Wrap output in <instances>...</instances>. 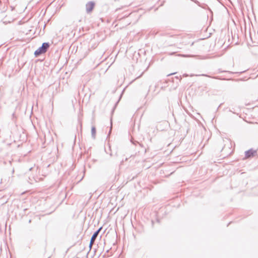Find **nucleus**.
Wrapping results in <instances>:
<instances>
[{
  "mask_svg": "<svg viewBox=\"0 0 258 258\" xmlns=\"http://www.w3.org/2000/svg\"><path fill=\"white\" fill-rule=\"evenodd\" d=\"M257 153L256 150H254L252 149H250L245 152V158H250L254 157Z\"/></svg>",
  "mask_w": 258,
  "mask_h": 258,
  "instance_id": "obj_3",
  "label": "nucleus"
},
{
  "mask_svg": "<svg viewBox=\"0 0 258 258\" xmlns=\"http://www.w3.org/2000/svg\"><path fill=\"white\" fill-rule=\"evenodd\" d=\"M32 168H30L29 170H32Z\"/></svg>",
  "mask_w": 258,
  "mask_h": 258,
  "instance_id": "obj_10",
  "label": "nucleus"
},
{
  "mask_svg": "<svg viewBox=\"0 0 258 258\" xmlns=\"http://www.w3.org/2000/svg\"><path fill=\"white\" fill-rule=\"evenodd\" d=\"M111 129H112V123H111V127H110V129L109 132V134H110L111 131Z\"/></svg>",
  "mask_w": 258,
  "mask_h": 258,
  "instance_id": "obj_7",
  "label": "nucleus"
},
{
  "mask_svg": "<svg viewBox=\"0 0 258 258\" xmlns=\"http://www.w3.org/2000/svg\"><path fill=\"white\" fill-rule=\"evenodd\" d=\"M196 3L198 4L200 6L199 2H196Z\"/></svg>",
  "mask_w": 258,
  "mask_h": 258,
  "instance_id": "obj_9",
  "label": "nucleus"
},
{
  "mask_svg": "<svg viewBox=\"0 0 258 258\" xmlns=\"http://www.w3.org/2000/svg\"><path fill=\"white\" fill-rule=\"evenodd\" d=\"M183 76H184V77H187V76H188V75H187V74H184V75H183Z\"/></svg>",
  "mask_w": 258,
  "mask_h": 258,
  "instance_id": "obj_8",
  "label": "nucleus"
},
{
  "mask_svg": "<svg viewBox=\"0 0 258 258\" xmlns=\"http://www.w3.org/2000/svg\"><path fill=\"white\" fill-rule=\"evenodd\" d=\"M94 6H95V3L94 2H93L92 1H90V2H88L86 4V12L87 13H91L92 11V10H93L94 8Z\"/></svg>",
  "mask_w": 258,
  "mask_h": 258,
  "instance_id": "obj_4",
  "label": "nucleus"
},
{
  "mask_svg": "<svg viewBox=\"0 0 258 258\" xmlns=\"http://www.w3.org/2000/svg\"><path fill=\"white\" fill-rule=\"evenodd\" d=\"M91 134L93 138L95 139L96 135V128L94 126H92L91 128Z\"/></svg>",
  "mask_w": 258,
  "mask_h": 258,
  "instance_id": "obj_5",
  "label": "nucleus"
},
{
  "mask_svg": "<svg viewBox=\"0 0 258 258\" xmlns=\"http://www.w3.org/2000/svg\"><path fill=\"white\" fill-rule=\"evenodd\" d=\"M49 47V44L48 42H44L41 47H39L34 52L36 56H39L40 54L44 53L46 52Z\"/></svg>",
  "mask_w": 258,
  "mask_h": 258,
  "instance_id": "obj_1",
  "label": "nucleus"
},
{
  "mask_svg": "<svg viewBox=\"0 0 258 258\" xmlns=\"http://www.w3.org/2000/svg\"><path fill=\"white\" fill-rule=\"evenodd\" d=\"M48 258H49V257H48Z\"/></svg>",
  "mask_w": 258,
  "mask_h": 258,
  "instance_id": "obj_11",
  "label": "nucleus"
},
{
  "mask_svg": "<svg viewBox=\"0 0 258 258\" xmlns=\"http://www.w3.org/2000/svg\"><path fill=\"white\" fill-rule=\"evenodd\" d=\"M101 228H102L101 227L99 228L96 231H95L94 233V234L92 236L91 240H90V244H89V247H90V249H91L92 245H93V243H94L97 237L98 236L100 230L101 229Z\"/></svg>",
  "mask_w": 258,
  "mask_h": 258,
  "instance_id": "obj_2",
  "label": "nucleus"
},
{
  "mask_svg": "<svg viewBox=\"0 0 258 258\" xmlns=\"http://www.w3.org/2000/svg\"><path fill=\"white\" fill-rule=\"evenodd\" d=\"M200 76H207V77H211L210 76H209L208 75H205V74L200 75Z\"/></svg>",
  "mask_w": 258,
  "mask_h": 258,
  "instance_id": "obj_6",
  "label": "nucleus"
}]
</instances>
